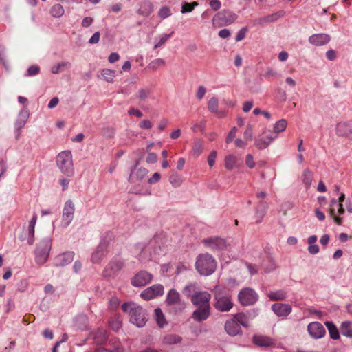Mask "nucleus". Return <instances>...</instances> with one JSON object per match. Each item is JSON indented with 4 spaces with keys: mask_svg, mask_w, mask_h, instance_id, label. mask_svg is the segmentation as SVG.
Listing matches in <instances>:
<instances>
[{
    "mask_svg": "<svg viewBox=\"0 0 352 352\" xmlns=\"http://www.w3.org/2000/svg\"><path fill=\"white\" fill-rule=\"evenodd\" d=\"M163 294V285L161 284H156L142 291L140 294V296L146 300H149L157 296H162Z\"/></svg>",
    "mask_w": 352,
    "mask_h": 352,
    "instance_id": "9d476101",
    "label": "nucleus"
},
{
    "mask_svg": "<svg viewBox=\"0 0 352 352\" xmlns=\"http://www.w3.org/2000/svg\"><path fill=\"white\" fill-rule=\"evenodd\" d=\"M203 243L212 250H223L226 249L228 245L226 240L218 237L205 239Z\"/></svg>",
    "mask_w": 352,
    "mask_h": 352,
    "instance_id": "ddd939ff",
    "label": "nucleus"
},
{
    "mask_svg": "<svg viewBox=\"0 0 352 352\" xmlns=\"http://www.w3.org/2000/svg\"><path fill=\"white\" fill-rule=\"evenodd\" d=\"M219 101L216 97L211 98L208 102V110L217 114L218 118H223L226 116V112L218 110Z\"/></svg>",
    "mask_w": 352,
    "mask_h": 352,
    "instance_id": "a878e982",
    "label": "nucleus"
},
{
    "mask_svg": "<svg viewBox=\"0 0 352 352\" xmlns=\"http://www.w3.org/2000/svg\"><path fill=\"white\" fill-rule=\"evenodd\" d=\"M116 76V72L109 69H104L101 71V76L108 82H113V77Z\"/></svg>",
    "mask_w": 352,
    "mask_h": 352,
    "instance_id": "a19ab883",
    "label": "nucleus"
},
{
    "mask_svg": "<svg viewBox=\"0 0 352 352\" xmlns=\"http://www.w3.org/2000/svg\"><path fill=\"white\" fill-rule=\"evenodd\" d=\"M107 253V243L105 241H102L97 247L96 251L91 256V261L94 263H100Z\"/></svg>",
    "mask_w": 352,
    "mask_h": 352,
    "instance_id": "6ab92c4d",
    "label": "nucleus"
},
{
    "mask_svg": "<svg viewBox=\"0 0 352 352\" xmlns=\"http://www.w3.org/2000/svg\"><path fill=\"white\" fill-rule=\"evenodd\" d=\"M267 210V205L265 202L261 201L260 202L256 210V223H259L261 222L263 218L264 217L266 211Z\"/></svg>",
    "mask_w": 352,
    "mask_h": 352,
    "instance_id": "7c9ffc66",
    "label": "nucleus"
},
{
    "mask_svg": "<svg viewBox=\"0 0 352 352\" xmlns=\"http://www.w3.org/2000/svg\"><path fill=\"white\" fill-rule=\"evenodd\" d=\"M248 32V29L246 28H241L237 33L236 36V41H242L246 35V33Z\"/></svg>",
    "mask_w": 352,
    "mask_h": 352,
    "instance_id": "680f3d73",
    "label": "nucleus"
},
{
    "mask_svg": "<svg viewBox=\"0 0 352 352\" xmlns=\"http://www.w3.org/2000/svg\"><path fill=\"white\" fill-rule=\"evenodd\" d=\"M312 179L313 173L309 169H305L302 176V180L307 188L310 186L312 182Z\"/></svg>",
    "mask_w": 352,
    "mask_h": 352,
    "instance_id": "37998d69",
    "label": "nucleus"
},
{
    "mask_svg": "<svg viewBox=\"0 0 352 352\" xmlns=\"http://www.w3.org/2000/svg\"><path fill=\"white\" fill-rule=\"evenodd\" d=\"M225 330L231 336H235L241 333V326L233 318L226 322Z\"/></svg>",
    "mask_w": 352,
    "mask_h": 352,
    "instance_id": "5701e85b",
    "label": "nucleus"
},
{
    "mask_svg": "<svg viewBox=\"0 0 352 352\" xmlns=\"http://www.w3.org/2000/svg\"><path fill=\"white\" fill-rule=\"evenodd\" d=\"M75 206L72 200H67L64 206L62 215V224L64 227L70 225L74 219Z\"/></svg>",
    "mask_w": 352,
    "mask_h": 352,
    "instance_id": "1a4fd4ad",
    "label": "nucleus"
},
{
    "mask_svg": "<svg viewBox=\"0 0 352 352\" xmlns=\"http://www.w3.org/2000/svg\"><path fill=\"white\" fill-rule=\"evenodd\" d=\"M166 301L169 305L179 304L181 302V296L179 293L175 289H170L167 294Z\"/></svg>",
    "mask_w": 352,
    "mask_h": 352,
    "instance_id": "cd10ccee",
    "label": "nucleus"
},
{
    "mask_svg": "<svg viewBox=\"0 0 352 352\" xmlns=\"http://www.w3.org/2000/svg\"><path fill=\"white\" fill-rule=\"evenodd\" d=\"M198 3L197 1H193L192 3L184 2L182 4L181 12L184 14L186 12H192L195 7L198 6Z\"/></svg>",
    "mask_w": 352,
    "mask_h": 352,
    "instance_id": "de8ad7c7",
    "label": "nucleus"
},
{
    "mask_svg": "<svg viewBox=\"0 0 352 352\" xmlns=\"http://www.w3.org/2000/svg\"><path fill=\"white\" fill-rule=\"evenodd\" d=\"M253 135V128L251 124H248L243 133V137L245 140H252Z\"/></svg>",
    "mask_w": 352,
    "mask_h": 352,
    "instance_id": "864d4df0",
    "label": "nucleus"
},
{
    "mask_svg": "<svg viewBox=\"0 0 352 352\" xmlns=\"http://www.w3.org/2000/svg\"><path fill=\"white\" fill-rule=\"evenodd\" d=\"M29 118V111L26 109H22L14 123V129H15V138L16 140H19L21 136V130L25 126L28 119Z\"/></svg>",
    "mask_w": 352,
    "mask_h": 352,
    "instance_id": "9b49d317",
    "label": "nucleus"
},
{
    "mask_svg": "<svg viewBox=\"0 0 352 352\" xmlns=\"http://www.w3.org/2000/svg\"><path fill=\"white\" fill-rule=\"evenodd\" d=\"M217 155V152L215 151H212L208 157V163L210 168H212L215 163Z\"/></svg>",
    "mask_w": 352,
    "mask_h": 352,
    "instance_id": "13d9d810",
    "label": "nucleus"
},
{
    "mask_svg": "<svg viewBox=\"0 0 352 352\" xmlns=\"http://www.w3.org/2000/svg\"><path fill=\"white\" fill-rule=\"evenodd\" d=\"M151 280L152 275L150 273L141 271L133 276L131 284L135 287H142L150 283Z\"/></svg>",
    "mask_w": 352,
    "mask_h": 352,
    "instance_id": "2eb2a0df",
    "label": "nucleus"
},
{
    "mask_svg": "<svg viewBox=\"0 0 352 352\" xmlns=\"http://www.w3.org/2000/svg\"><path fill=\"white\" fill-rule=\"evenodd\" d=\"M71 67V63L68 61H63L58 63L56 65H54L51 68V72L52 74H58L59 72L68 69Z\"/></svg>",
    "mask_w": 352,
    "mask_h": 352,
    "instance_id": "72a5a7b5",
    "label": "nucleus"
},
{
    "mask_svg": "<svg viewBox=\"0 0 352 352\" xmlns=\"http://www.w3.org/2000/svg\"><path fill=\"white\" fill-rule=\"evenodd\" d=\"M42 244L45 246L44 250L36 247L35 251V261L38 265H43L47 261L52 247V241L49 237H47Z\"/></svg>",
    "mask_w": 352,
    "mask_h": 352,
    "instance_id": "6e6552de",
    "label": "nucleus"
},
{
    "mask_svg": "<svg viewBox=\"0 0 352 352\" xmlns=\"http://www.w3.org/2000/svg\"><path fill=\"white\" fill-rule=\"evenodd\" d=\"M237 159L233 155H228L225 157V167L227 170H231L236 167Z\"/></svg>",
    "mask_w": 352,
    "mask_h": 352,
    "instance_id": "f704fd0d",
    "label": "nucleus"
},
{
    "mask_svg": "<svg viewBox=\"0 0 352 352\" xmlns=\"http://www.w3.org/2000/svg\"><path fill=\"white\" fill-rule=\"evenodd\" d=\"M182 338L177 335L168 334L164 337L163 342L166 344H175L180 342Z\"/></svg>",
    "mask_w": 352,
    "mask_h": 352,
    "instance_id": "ea45409f",
    "label": "nucleus"
},
{
    "mask_svg": "<svg viewBox=\"0 0 352 352\" xmlns=\"http://www.w3.org/2000/svg\"><path fill=\"white\" fill-rule=\"evenodd\" d=\"M122 309L124 312H129L130 321L138 327L145 325L146 322V311L140 306L133 302H124L122 305Z\"/></svg>",
    "mask_w": 352,
    "mask_h": 352,
    "instance_id": "f03ea898",
    "label": "nucleus"
},
{
    "mask_svg": "<svg viewBox=\"0 0 352 352\" xmlns=\"http://www.w3.org/2000/svg\"><path fill=\"white\" fill-rule=\"evenodd\" d=\"M272 309L278 316H287L292 311V307L288 304L274 303Z\"/></svg>",
    "mask_w": 352,
    "mask_h": 352,
    "instance_id": "b1692460",
    "label": "nucleus"
},
{
    "mask_svg": "<svg viewBox=\"0 0 352 352\" xmlns=\"http://www.w3.org/2000/svg\"><path fill=\"white\" fill-rule=\"evenodd\" d=\"M139 126L141 129H150L152 128L153 124L148 120H144L140 122Z\"/></svg>",
    "mask_w": 352,
    "mask_h": 352,
    "instance_id": "0e129e2a",
    "label": "nucleus"
},
{
    "mask_svg": "<svg viewBox=\"0 0 352 352\" xmlns=\"http://www.w3.org/2000/svg\"><path fill=\"white\" fill-rule=\"evenodd\" d=\"M37 221V215L34 214L32 219L29 222L28 228V243L29 245H32L34 242V228Z\"/></svg>",
    "mask_w": 352,
    "mask_h": 352,
    "instance_id": "bb28decb",
    "label": "nucleus"
},
{
    "mask_svg": "<svg viewBox=\"0 0 352 352\" xmlns=\"http://www.w3.org/2000/svg\"><path fill=\"white\" fill-rule=\"evenodd\" d=\"M108 352H124V349L118 338H111L105 344Z\"/></svg>",
    "mask_w": 352,
    "mask_h": 352,
    "instance_id": "393cba45",
    "label": "nucleus"
},
{
    "mask_svg": "<svg viewBox=\"0 0 352 352\" xmlns=\"http://www.w3.org/2000/svg\"><path fill=\"white\" fill-rule=\"evenodd\" d=\"M165 61L162 58H157L153 60L149 65L148 67L153 70H156L158 67L164 65Z\"/></svg>",
    "mask_w": 352,
    "mask_h": 352,
    "instance_id": "603ef678",
    "label": "nucleus"
},
{
    "mask_svg": "<svg viewBox=\"0 0 352 352\" xmlns=\"http://www.w3.org/2000/svg\"><path fill=\"white\" fill-rule=\"evenodd\" d=\"M40 67L38 65H32L28 69V76H34L39 73Z\"/></svg>",
    "mask_w": 352,
    "mask_h": 352,
    "instance_id": "bf43d9fd",
    "label": "nucleus"
},
{
    "mask_svg": "<svg viewBox=\"0 0 352 352\" xmlns=\"http://www.w3.org/2000/svg\"><path fill=\"white\" fill-rule=\"evenodd\" d=\"M153 12V4L151 2L145 1L142 3L138 13L141 15L148 16Z\"/></svg>",
    "mask_w": 352,
    "mask_h": 352,
    "instance_id": "4c0bfd02",
    "label": "nucleus"
},
{
    "mask_svg": "<svg viewBox=\"0 0 352 352\" xmlns=\"http://www.w3.org/2000/svg\"><path fill=\"white\" fill-rule=\"evenodd\" d=\"M275 138L276 136H272L270 134H261L255 139V146L260 150L265 149L270 144Z\"/></svg>",
    "mask_w": 352,
    "mask_h": 352,
    "instance_id": "412c9836",
    "label": "nucleus"
},
{
    "mask_svg": "<svg viewBox=\"0 0 352 352\" xmlns=\"http://www.w3.org/2000/svg\"><path fill=\"white\" fill-rule=\"evenodd\" d=\"M271 300H283L286 298V292L283 290H278L267 294Z\"/></svg>",
    "mask_w": 352,
    "mask_h": 352,
    "instance_id": "58836bf2",
    "label": "nucleus"
},
{
    "mask_svg": "<svg viewBox=\"0 0 352 352\" xmlns=\"http://www.w3.org/2000/svg\"><path fill=\"white\" fill-rule=\"evenodd\" d=\"M211 8L215 11L220 9L221 3L219 0H210L209 3Z\"/></svg>",
    "mask_w": 352,
    "mask_h": 352,
    "instance_id": "338daca9",
    "label": "nucleus"
},
{
    "mask_svg": "<svg viewBox=\"0 0 352 352\" xmlns=\"http://www.w3.org/2000/svg\"><path fill=\"white\" fill-rule=\"evenodd\" d=\"M171 14L170 10L167 6L162 7L159 11V16L162 19H166Z\"/></svg>",
    "mask_w": 352,
    "mask_h": 352,
    "instance_id": "5fc2aeb1",
    "label": "nucleus"
},
{
    "mask_svg": "<svg viewBox=\"0 0 352 352\" xmlns=\"http://www.w3.org/2000/svg\"><path fill=\"white\" fill-rule=\"evenodd\" d=\"M237 15L228 10L217 13L212 19V23L217 27L228 25L236 21Z\"/></svg>",
    "mask_w": 352,
    "mask_h": 352,
    "instance_id": "423d86ee",
    "label": "nucleus"
},
{
    "mask_svg": "<svg viewBox=\"0 0 352 352\" xmlns=\"http://www.w3.org/2000/svg\"><path fill=\"white\" fill-rule=\"evenodd\" d=\"M95 344L98 345L103 344L107 340V334L105 329L99 328L90 334Z\"/></svg>",
    "mask_w": 352,
    "mask_h": 352,
    "instance_id": "4be33fe9",
    "label": "nucleus"
},
{
    "mask_svg": "<svg viewBox=\"0 0 352 352\" xmlns=\"http://www.w3.org/2000/svg\"><path fill=\"white\" fill-rule=\"evenodd\" d=\"M203 149V142L201 140H196L193 143L191 153L194 157H197L201 154Z\"/></svg>",
    "mask_w": 352,
    "mask_h": 352,
    "instance_id": "c9c22d12",
    "label": "nucleus"
},
{
    "mask_svg": "<svg viewBox=\"0 0 352 352\" xmlns=\"http://www.w3.org/2000/svg\"><path fill=\"white\" fill-rule=\"evenodd\" d=\"M287 125V122L285 119H280L274 126V132L276 133H278L284 131L286 129Z\"/></svg>",
    "mask_w": 352,
    "mask_h": 352,
    "instance_id": "c03bdc74",
    "label": "nucleus"
},
{
    "mask_svg": "<svg viewBox=\"0 0 352 352\" xmlns=\"http://www.w3.org/2000/svg\"><path fill=\"white\" fill-rule=\"evenodd\" d=\"M253 342L255 344L261 346H269L273 344L270 338L264 336H254Z\"/></svg>",
    "mask_w": 352,
    "mask_h": 352,
    "instance_id": "c756f323",
    "label": "nucleus"
},
{
    "mask_svg": "<svg viewBox=\"0 0 352 352\" xmlns=\"http://www.w3.org/2000/svg\"><path fill=\"white\" fill-rule=\"evenodd\" d=\"M160 178H161L160 174L159 173H155L153 175V176L151 178H149L148 182L150 184H156L160 180Z\"/></svg>",
    "mask_w": 352,
    "mask_h": 352,
    "instance_id": "774afa93",
    "label": "nucleus"
},
{
    "mask_svg": "<svg viewBox=\"0 0 352 352\" xmlns=\"http://www.w3.org/2000/svg\"><path fill=\"white\" fill-rule=\"evenodd\" d=\"M330 40V35L324 33L314 34L310 36L308 39L309 43L315 46L324 45L327 44Z\"/></svg>",
    "mask_w": 352,
    "mask_h": 352,
    "instance_id": "f3484780",
    "label": "nucleus"
},
{
    "mask_svg": "<svg viewBox=\"0 0 352 352\" xmlns=\"http://www.w3.org/2000/svg\"><path fill=\"white\" fill-rule=\"evenodd\" d=\"M87 318L85 315H79L76 318V325L80 329L85 328L87 326Z\"/></svg>",
    "mask_w": 352,
    "mask_h": 352,
    "instance_id": "09e8293b",
    "label": "nucleus"
},
{
    "mask_svg": "<svg viewBox=\"0 0 352 352\" xmlns=\"http://www.w3.org/2000/svg\"><path fill=\"white\" fill-rule=\"evenodd\" d=\"M245 164L250 168H253L254 167L255 163L252 155L248 154L245 156Z\"/></svg>",
    "mask_w": 352,
    "mask_h": 352,
    "instance_id": "052dcab7",
    "label": "nucleus"
},
{
    "mask_svg": "<svg viewBox=\"0 0 352 352\" xmlns=\"http://www.w3.org/2000/svg\"><path fill=\"white\" fill-rule=\"evenodd\" d=\"M173 32H172L169 34H164L162 37L160 38V41L155 45L154 48L157 49L162 46L167 41V40L173 35Z\"/></svg>",
    "mask_w": 352,
    "mask_h": 352,
    "instance_id": "4d7b16f0",
    "label": "nucleus"
},
{
    "mask_svg": "<svg viewBox=\"0 0 352 352\" xmlns=\"http://www.w3.org/2000/svg\"><path fill=\"white\" fill-rule=\"evenodd\" d=\"M210 315V307L204 306L197 307L192 312V318L197 322H202L208 318Z\"/></svg>",
    "mask_w": 352,
    "mask_h": 352,
    "instance_id": "a211bd4d",
    "label": "nucleus"
},
{
    "mask_svg": "<svg viewBox=\"0 0 352 352\" xmlns=\"http://www.w3.org/2000/svg\"><path fill=\"white\" fill-rule=\"evenodd\" d=\"M234 320L241 326L248 327L249 326V318L244 313H238L233 317Z\"/></svg>",
    "mask_w": 352,
    "mask_h": 352,
    "instance_id": "e433bc0d",
    "label": "nucleus"
},
{
    "mask_svg": "<svg viewBox=\"0 0 352 352\" xmlns=\"http://www.w3.org/2000/svg\"><path fill=\"white\" fill-rule=\"evenodd\" d=\"M329 215L333 219L334 222L338 225L341 226L342 223V219L341 217H339L336 215L335 209L333 208H331L329 211Z\"/></svg>",
    "mask_w": 352,
    "mask_h": 352,
    "instance_id": "6e6d98bb",
    "label": "nucleus"
},
{
    "mask_svg": "<svg viewBox=\"0 0 352 352\" xmlns=\"http://www.w3.org/2000/svg\"><path fill=\"white\" fill-rule=\"evenodd\" d=\"M206 88L202 85L199 86L196 94L197 98L199 100H201L204 98V95L206 94Z\"/></svg>",
    "mask_w": 352,
    "mask_h": 352,
    "instance_id": "69168bd1",
    "label": "nucleus"
},
{
    "mask_svg": "<svg viewBox=\"0 0 352 352\" xmlns=\"http://www.w3.org/2000/svg\"><path fill=\"white\" fill-rule=\"evenodd\" d=\"M169 181L174 187H179L182 184V179L177 174H172Z\"/></svg>",
    "mask_w": 352,
    "mask_h": 352,
    "instance_id": "3c124183",
    "label": "nucleus"
},
{
    "mask_svg": "<svg viewBox=\"0 0 352 352\" xmlns=\"http://www.w3.org/2000/svg\"><path fill=\"white\" fill-rule=\"evenodd\" d=\"M324 324L327 327L330 337L333 340L338 339L340 338V333L337 327L330 321H327Z\"/></svg>",
    "mask_w": 352,
    "mask_h": 352,
    "instance_id": "473e14b6",
    "label": "nucleus"
},
{
    "mask_svg": "<svg viewBox=\"0 0 352 352\" xmlns=\"http://www.w3.org/2000/svg\"><path fill=\"white\" fill-rule=\"evenodd\" d=\"M109 327L115 331H118L122 326V320L120 316H116L109 321Z\"/></svg>",
    "mask_w": 352,
    "mask_h": 352,
    "instance_id": "79ce46f5",
    "label": "nucleus"
},
{
    "mask_svg": "<svg viewBox=\"0 0 352 352\" xmlns=\"http://www.w3.org/2000/svg\"><path fill=\"white\" fill-rule=\"evenodd\" d=\"M238 298L242 305L250 306L254 305L258 300V296L253 289L245 287L239 292Z\"/></svg>",
    "mask_w": 352,
    "mask_h": 352,
    "instance_id": "0eeeda50",
    "label": "nucleus"
},
{
    "mask_svg": "<svg viewBox=\"0 0 352 352\" xmlns=\"http://www.w3.org/2000/svg\"><path fill=\"white\" fill-rule=\"evenodd\" d=\"M151 94V90L148 88H144L139 90L138 93V98L140 100H145L147 99Z\"/></svg>",
    "mask_w": 352,
    "mask_h": 352,
    "instance_id": "8fccbe9b",
    "label": "nucleus"
},
{
    "mask_svg": "<svg viewBox=\"0 0 352 352\" xmlns=\"http://www.w3.org/2000/svg\"><path fill=\"white\" fill-rule=\"evenodd\" d=\"M285 14V11L280 10L274 14L268 15L259 19V23L264 24L267 23H272L278 20V19L284 16Z\"/></svg>",
    "mask_w": 352,
    "mask_h": 352,
    "instance_id": "c85d7f7f",
    "label": "nucleus"
},
{
    "mask_svg": "<svg viewBox=\"0 0 352 352\" xmlns=\"http://www.w3.org/2000/svg\"><path fill=\"white\" fill-rule=\"evenodd\" d=\"M182 294L190 298L192 304L196 307L210 306V294L206 291H201L196 283L186 285L182 289Z\"/></svg>",
    "mask_w": 352,
    "mask_h": 352,
    "instance_id": "f257e3e1",
    "label": "nucleus"
},
{
    "mask_svg": "<svg viewBox=\"0 0 352 352\" xmlns=\"http://www.w3.org/2000/svg\"><path fill=\"white\" fill-rule=\"evenodd\" d=\"M307 331L310 336L314 339H320L326 333L324 327L319 322L309 323L307 326Z\"/></svg>",
    "mask_w": 352,
    "mask_h": 352,
    "instance_id": "f8f14e48",
    "label": "nucleus"
},
{
    "mask_svg": "<svg viewBox=\"0 0 352 352\" xmlns=\"http://www.w3.org/2000/svg\"><path fill=\"white\" fill-rule=\"evenodd\" d=\"M155 316L157 324L160 327H163L166 322L161 309L157 308L155 309Z\"/></svg>",
    "mask_w": 352,
    "mask_h": 352,
    "instance_id": "49530a36",
    "label": "nucleus"
},
{
    "mask_svg": "<svg viewBox=\"0 0 352 352\" xmlns=\"http://www.w3.org/2000/svg\"><path fill=\"white\" fill-rule=\"evenodd\" d=\"M124 263L120 260H113L105 267L103 274L106 277H113L116 276L123 267Z\"/></svg>",
    "mask_w": 352,
    "mask_h": 352,
    "instance_id": "4468645a",
    "label": "nucleus"
},
{
    "mask_svg": "<svg viewBox=\"0 0 352 352\" xmlns=\"http://www.w3.org/2000/svg\"><path fill=\"white\" fill-rule=\"evenodd\" d=\"M74 258V252H67L56 256L54 260V264L57 267H63L69 264Z\"/></svg>",
    "mask_w": 352,
    "mask_h": 352,
    "instance_id": "dca6fc26",
    "label": "nucleus"
},
{
    "mask_svg": "<svg viewBox=\"0 0 352 352\" xmlns=\"http://www.w3.org/2000/svg\"><path fill=\"white\" fill-rule=\"evenodd\" d=\"M340 330L343 336L348 338H352V322L344 321L342 322Z\"/></svg>",
    "mask_w": 352,
    "mask_h": 352,
    "instance_id": "2f4dec72",
    "label": "nucleus"
},
{
    "mask_svg": "<svg viewBox=\"0 0 352 352\" xmlns=\"http://www.w3.org/2000/svg\"><path fill=\"white\" fill-rule=\"evenodd\" d=\"M336 133L340 137H349L352 135V124L346 122H341L337 124Z\"/></svg>",
    "mask_w": 352,
    "mask_h": 352,
    "instance_id": "aec40b11",
    "label": "nucleus"
},
{
    "mask_svg": "<svg viewBox=\"0 0 352 352\" xmlns=\"http://www.w3.org/2000/svg\"><path fill=\"white\" fill-rule=\"evenodd\" d=\"M64 9L60 4H55L50 10V14L54 17H60L64 14Z\"/></svg>",
    "mask_w": 352,
    "mask_h": 352,
    "instance_id": "a18cd8bd",
    "label": "nucleus"
},
{
    "mask_svg": "<svg viewBox=\"0 0 352 352\" xmlns=\"http://www.w3.org/2000/svg\"><path fill=\"white\" fill-rule=\"evenodd\" d=\"M57 166L62 173L70 177L74 173L72 154L70 151H64L60 153L56 160Z\"/></svg>",
    "mask_w": 352,
    "mask_h": 352,
    "instance_id": "39448f33",
    "label": "nucleus"
},
{
    "mask_svg": "<svg viewBox=\"0 0 352 352\" xmlns=\"http://www.w3.org/2000/svg\"><path fill=\"white\" fill-rule=\"evenodd\" d=\"M195 267L201 275L208 276L215 271L217 263L210 254H201L197 258Z\"/></svg>",
    "mask_w": 352,
    "mask_h": 352,
    "instance_id": "7ed1b4c3",
    "label": "nucleus"
},
{
    "mask_svg": "<svg viewBox=\"0 0 352 352\" xmlns=\"http://www.w3.org/2000/svg\"><path fill=\"white\" fill-rule=\"evenodd\" d=\"M236 131H237L236 127L234 126L233 128H232V129L230 130V131L229 132V133L226 138V143L229 144L234 140V138L236 135Z\"/></svg>",
    "mask_w": 352,
    "mask_h": 352,
    "instance_id": "e2e57ef3",
    "label": "nucleus"
},
{
    "mask_svg": "<svg viewBox=\"0 0 352 352\" xmlns=\"http://www.w3.org/2000/svg\"><path fill=\"white\" fill-rule=\"evenodd\" d=\"M214 307L221 311H228L232 307L233 303L230 300V296L226 293V289L216 285L214 289Z\"/></svg>",
    "mask_w": 352,
    "mask_h": 352,
    "instance_id": "20e7f679",
    "label": "nucleus"
}]
</instances>
